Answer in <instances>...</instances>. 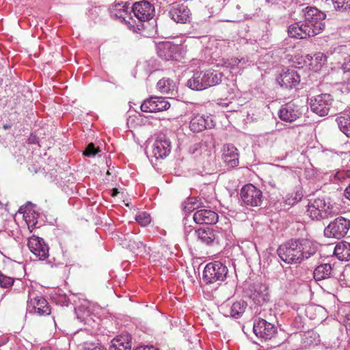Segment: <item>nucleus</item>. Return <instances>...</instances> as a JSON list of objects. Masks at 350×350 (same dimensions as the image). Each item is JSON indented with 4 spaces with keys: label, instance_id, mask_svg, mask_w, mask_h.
I'll list each match as a JSON object with an SVG mask.
<instances>
[{
    "label": "nucleus",
    "instance_id": "c756f323",
    "mask_svg": "<svg viewBox=\"0 0 350 350\" xmlns=\"http://www.w3.org/2000/svg\"><path fill=\"white\" fill-rule=\"evenodd\" d=\"M130 7L127 3H118L109 10L110 15L113 18L122 19L126 21V16Z\"/></svg>",
    "mask_w": 350,
    "mask_h": 350
},
{
    "label": "nucleus",
    "instance_id": "a211bd4d",
    "mask_svg": "<svg viewBox=\"0 0 350 350\" xmlns=\"http://www.w3.org/2000/svg\"><path fill=\"white\" fill-rule=\"evenodd\" d=\"M171 152V143L165 135H159L152 146V152L156 159H163Z\"/></svg>",
    "mask_w": 350,
    "mask_h": 350
},
{
    "label": "nucleus",
    "instance_id": "6e6d98bb",
    "mask_svg": "<svg viewBox=\"0 0 350 350\" xmlns=\"http://www.w3.org/2000/svg\"><path fill=\"white\" fill-rule=\"evenodd\" d=\"M192 230V228L191 226H188V227H185V234L188 233L189 232H191Z\"/></svg>",
    "mask_w": 350,
    "mask_h": 350
},
{
    "label": "nucleus",
    "instance_id": "5fc2aeb1",
    "mask_svg": "<svg viewBox=\"0 0 350 350\" xmlns=\"http://www.w3.org/2000/svg\"><path fill=\"white\" fill-rule=\"evenodd\" d=\"M12 124H5L3 125V129L4 130H8L9 129H10L12 127Z\"/></svg>",
    "mask_w": 350,
    "mask_h": 350
},
{
    "label": "nucleus",
    "instance_id": "864d4df0",
    "mask_svg": "<svg viewBox=\"0 0 350 350\" xmlns=\"http://www.w3.org/2000/svg\"><path fill=\"white\" fill-rule=\"evenodd\" d=\"M119 193V191L118 190V189H113L112 191H111V196L113 197H115Z\"/></svg>",
    "mask_w": 350,
    "mask_h": 350
},
{
    "label": "nucleus",
    "instance_id": "7ed1b4c3",
    "mask_svg": "<svg viewBox=\"0 0 350 350\" xmlns=\"http://www.w3.org/2000/svg\"><path fill=\"white\" fill-rule=\"evenodd\" d=\"M302 16L305 23L317 33H321L325 29L326 14L315 7H306L302 9Z\"/></svg>",
    "mask_w": 350,
    "mask_h": 350
},
{
    "label": "nucleus",
    "instance_id": "9b49d317",
    "mask_svg": "<svg viewBox=\"0 0 350 350\" xmlns=\"http://www.w3.org/2000/svg\"><path fill=\"white\" fill-rule=\"evenodd\" d=\"M170 104L165 98L161 96H152L145 100L141 105V110L144 112L153 113L167 110Z\"/></svg>",
    "mask_w": 350,
    "mask_h": 350
},
{
    "label": "nucleus",
    "instance_id": "0eeeda50",
    "mask_svg": "<svg viewBox=\"0 0 350 350\" xmlns=\"http://www.w3.org/2000/svg\"><path fill=\"white\" fill-rule=\"evenodd\" d=\"M350 220L343 217H338L330 222L324 230V234L328 238L341 239L348 232Z\"/></svg>",
    "mask_w": 350,
    "mask_h": 350
},
{
    "label": "nucleus",
    "instance_id": "79ce46f5",
    "mask_svg": "<svg viewBox=\"0 0 350 350\" xmlns=\"http://www.w3.org/2000/svg\"><path fill=\"white\" fill-rule=\"evenodd\" d=\"M84 350H103L101 345L96 343H85Z\"/></svg>",
    "mask_w": 350,
    "mask_h": 350
},
{
    "label": "nucleus",
    "instance_id": "0e129e2a",
    "mask_svg": "<svg viewBox=\"0 0 350 350\" xmlns=\"http://www.w3.org/2000/svg\"><path fill=\"white\" fill-rule=\"evenodd\" d=\"M260 288H263V290H264V291H266V290H267V288H266L265 286H260Z\"/></svg>",
    "mask_w": 350,
    "mask_h": 350
},
{
    "label": "nucleus",
    "instance_id": "ddd939ff",
    "mask_svg": "<svg viewBox=\"0 0 350 350\" xmlns=\"http://www.w3.org/2000/svg\"><path fill=\"white\" fill-rule=\"evenodd\" d=\"M300 107L295 102H289L282 105L278 111V116L282 121L293 122L301 116Z\"/></svg>",
    "mask_w": 350,
    "mask_h": 350
},
{
    "label": "nucleus",
    "instance_id": "4c0bfd02",
    "mask_svg": "<svg viewBox=\"0 0 350 350\" xmlns=\"http://www.w3.org/2000/svg\"><path fill=\"white\" fill-rule=\"evenodd\" d=\"M336 10H350V0H332Z\"/></svg>",
    "mask_w": 350,
    "mask_h": 350
},
{
    "label": "nucleus",
    "instance_id": "72a5a7b5",
    "mask_svg": "<svg viewBox=\"0 0 350 350\" xmlns=\"http://www.w3.org/2000/svg\"><path fill=\"white\" fill-rule=\"evenodd\" d=\"M339 129L348 137H350V114L339 116L336 119Z\"/></svg>",
    "mask_w": 350,
    "mask_h": 350
},
{
    "label": "nucleus",
    "instance_id": "393cba45",
    "mask_svg": "<svg viewBox=\"0 0 350 350\" xmlns=\"http://www.w3.org/2000/svg\"><path fill=\"white\" fill-rule=\"evenodd\" d=\"M187 86L195 91L208 89L202 70L194 72L192 77L187 80Z\"/></svg>",
    "mask_w": 350,
    "mask_h": 350
},
{
    "label": "nucleus",
    "instance_id": "f3484780",
    "mask_svg": "<svg viewBox=\"0 0 350 350\" xmlns=\"http://www.w3.org/2000/svg\"><path fill=\"white\" fill-rule=\"evenodd\" d=\"M27 245L30 251L40 260H44L49 256V247L42 239L32 236L28 239Z\"/></svg>",
    "mask_w": 350,
    "mask_h": 350
},
{
    "label": "nucleus",
    "instance_id": "e2e57ef3",
    "mask_svg": "<svg viewBox=\"0 0 350 350\" xmlns=\"http://www.w3.org/2000/svg\"><path fill=\"white\" fill-rule=\"evenodd\" d=\"M185 209H188V210L189 211V210L191 208V206H189H189H185Z\"/></svg>",
    "mask_w": 350,
    "mask_h": 350
},
{
    "label": "nucleus",
    "instance_id": "69168bd1",
    "mask_svg": "<svg viewBox=\"0 0 350 350\" xmlns=\"http://www.w3.org/2000/svg\"><path fill=\"white\" fill-rule=\"evenodd\" d=\"M266 135L268 137V138L272 137V135L269 133L267 134Z\"/></svg>",
    "mask_w": 350,
    "mask_h": 350
},
{
    "label": "nucleus",
    "instance_id": "412c9836",
    "mask_svg": "<svg viewBox=\"0 0 350 350\" xmlns=\"http://www.w3.org/2000/svg\"><path fill=\"white\" fill-rule=\"evenodd\" d=\"M193 221L198 224H214L218 220V215L210 209H199L193 215Z\"/></svg>",
    "mask_w": 350,
    "mask_h": 350
},
{
    "label": "nucleus",
    "instance_id": "a18cd8bd",
    "mask_svg": "<svg viewBox=\"0 0 350 350\" xmlns=\"http://www.w3.org/2000/svg\"><path fill=\"white\" fill-rule=\"evenodd\" d=\"M28 143L31 144H36L38 143V138L36 135L31 134L28 138Z\"/></svg>",
    "mask_w": 350,
    "mask_h": 350
},
{
    "label": "nucleus",
    "instance_id": "8fccbe9b",
    "mask_svg": "<svg viewBox=\"0 0 350 350\" xmlns=\"http://www.w3.org/2000/svg\"><path fill=\"white\" fill-rule=\"evenodd\" d=\"M271 350H291L284 345H280L276 347L272 348Z\"/></svg>",
    "mask_w": 350,
    "mask_h": 350
},
{
    "label": "nucleus",
    "instance_id": "2eb2a0df",
    "mask_svg": "<svg viewBox=\"0 0 350 350\" xmlns=\"http://www.w3.org/2000/svg\"><path fill=\"white\" fill-rule=\"evenodd\" d=\"M215 123L211 116L199 113L193 114L191 116L189 128L193 133H200L205 129L213 128Z\"/></svg>",
    "mask_w": 350,
    "mask_h": 350
},
{
    "label": "nucleus",
    "instance_id": "680f3d73",
    "mask_svg": "<svg viewBox=\"0 0 350 350\" xmlns=\"http://www.w3.org/2000/svg\"><path fill=\"white\" fill-rule=\"evenodd\" d=\"M198 145H196V146H198ZM198 148L195 147V149L192 151V153H195L196 150H197Z\"/></svg>",
    "mask_w": 350,
    "mask_h": 350
},
{
    "label": "nucleus",
    "instance_id": "3c124183",
    "mask_svg": "<svg viewBox=\"0 0 350 350\" xmlns=\"http://www.w3.org/2000/svg\"><path fill=\"white\" fill-rule=\"evenodd\" d=\"M345 197L350 200V185L346 188L345 191Z\"/></svg>",
    "mask_w": 350,
    "mask_h": 350
},
{
    "label": "nucleus",
    "instance_id": "f03ea898",
    "mask_svg": "<svg viewBox=\"0 0 350 350\" xmlns=\"http://www.w3.org/2000/svg\"><path fill=\"white\" fill-rule=\"evenodd\" d=\"M228 273V269L226 265L214 261L208 263L203 271L202 278L206 284H217L225 280Z\"/></svg>",
    "mask_w": 350,
    "mask_h": 350
},
{
    "label": "nucleus",
    "instance_id": "603ef678",
    "mask_svg": "<svg viewBox=\"0 0 350 350\" xmlns=\"http://www.w3.org/2000/svg\"><path fill=\"white\" fill-rule=\"evenodd\" d=\"M8 342V339L3 337H0V347L6 344Z\"/></svg>",
    "mask_w": 350,
    "mask_h": 350
},
{
    "label": "nucleus",
    "instance_id": "37998d69",
    "mask_svg": "<svg viewBox=\"0 0 350 350\" xmlns=\"http://www.w3.org/2000/svg\"><path fill=\"white\" fill-rule=\"evenodd\" d=\"M301 198H302L301 193L297 192L295 193V197L294 198H293V199L288 198V199H287L286 201L288 204L293 205V204L297 203L301 199Z\"/></svg>",
    "mask_w": 350,
    "mask_h": 350
},
{
    "label": "nucleus",
    "instance_id": "e433bc0d",
    "mask_svg": "<svg viewBox=\"0 0 350 350\" xmlns=\"http://www.w3.org/2000/svg\"><path fill=\"white\" fill-rule=\"evenodd\" d=\"M135 219L142 226H146L150 223L151 217L146 212H141L136 215Z\"/></svg>",
    "mask_w": 350,
    "mask_h": 350
},
{
    "label": "nucleus",
    "instance_id": "4be33fe9",
    "mask_svg": "<svg viewBox=\"0 0 350 350\" xmlns=\"http://www.w3.org/2000/svg\"><path fill=\"white\" fill-rule=\"evenodd\" d=\"M121 244L123 247L129 248L137 254L145 251V246L143 243L132 232H129L124 235V240L122 241Z\"/></svg>",
    "mask_w": 350,
    "mask_h": 350
},
{
    "label": "nucleus",
    "instance_id": "dca6fc26",
    "mask_svg": "<svg viewBox=\"0 0 350 350\" xmlns=\"http://www.w3.org/2000/svg\"><path fill=\"white\" fill-rule=\"evenodd\" d=\"M157 50L158 55L166 61L177 60L180 57L179 46L170 42L159 44Z\"/></svg>",
    "mask_w": 350,
    "mask_h": 350
},
{
    "label": "nucleus",
    "instance_id": "de8ad7c7",
    "mask_svg": "<svg viewBox=\"0 0 350 350\" xmlns=\"http://www.w3.org/2000/svg\"><path fill=\"white\" fill-rule=\"evenodd\" d=\"M344 67H345V69L346 70V71L350 72V54H349L348 59L344 64Z\"/></svg>",
    "mask_w": 350,
    "mask_h": 350
},
{
    "label": "nucleus",
    "instance_id": "20e7f679",
    "mask_svg": "<svg viewBox=\"0 0 350 350\" xmlns=\"http://www.w3.org/2000/svg\"><path fill=\"white\" fill-rule=\"evenodd\" d=\"M299 249L297 239H294L280 245L277 252L281 260L288 264L301 263Z\"/></svg>",
    "mask_w": 350,
    "mask_h": 350
},
{
    "label": "nucleus",
    "instance_id": "aec40b11",
    "mask_svg": "<svg viewBox=\"0 0 350 350\" xmlns=\"http://www.w3.org/2000/svg\"><path fill=\"white\" fill-rule=\"evenodd\" d=\"M277 81L282 87L293 88L299 84L300 76L296 70L288 69L277 78Z\"/></svg>",
    "mask_w": 350,
    "mask_h": 350
},
{
    "label": "nucleus",
    "instance_id": "423d86ee",
    "mask_svg": "<svg viewBox=\"0 0 350 350\" xmlns=\"http://www.w3.org/2000/svg\"><path fill=\"white\" fill-rule=\"evenodd\" d=\"M240 196L244 205L252 207L261 206L264 200L262 191L252 184L244 185L241 189Z\"/></svg>",
    "mask_w": 350,
    "mask_h": 350
},
{
    "label": "nucleus",
    "instance_id": "39448f33",
    "mask_svg": "<svg viewBox=\"0 0 350 350\" xmlns=\"http://www.w3.org/2000/svg\"><path fill=\"white\" fill-rule=\"evenodd\" d=\"M27 312L38 316H45L51 314V308L44 297L32 291L29 292Z\"/></svg>",
    "mask_w": 350,
    "mask_h": 350
},
{
    "label": "nucleus",
    "instance_id": "58836bf2",
    "mask_svg": "<svg viewBox=\"0 0 350 350\" xmlns=\"http://www.w3.org/2000/svg\"><path fill=\"white\" fill-rule=\"evenodd\" d=\"M14 279L3 273H0V286L1 288H10L14 284Z\"/></svg>",
    "mask_w": 350,
    "mask_h": 350
},
{
    "label": "nucleus",
    "instance_id": "052dcab7",
    "mask_svg": "<svg viewBox=\"0 0 350 350\" xmlns=\"http://www.w3.org/2000/svg\"><path fill=\"white\" fill-rule=\"evenodd\" d=\"M314 335V336L316 337V335L314 334V333H311V332H308L307 335L309 336H312V335Z\"/></svg>",
    "mask_w": 350,
    "mask_h": 350
},
{
    "label": "nucleus",
    "instance_id": "cd10ccee",
    "mask_svg": "<svg viewBox=\"0 0 350 350\" xmlns=\"http://www.w3.org/2000/svg\"><path fill=\"white\" fill-rule=\"evenodd\" d=\"M333 273V269L330 264H321L314 270V278L316 281L325 280L332 277Z\"/></svg>",
    "mask_w": 350,
    "mask_h": 350
},
{
    "label": "nucleus",
    "instance_id": "c9c22d12",
    "mask_svg": "<svg viewBox=\"0 0 350 350\" xmlns=\"http://www.w3.org/2000/svg\"><path fill=\"white\" fill-rule=\"evenodd\" d=\"M242 61L243 63H245L243 59H239L236 57L227 59L224 61L223 66L227 68H230V70H240L241 67L239 66V64L242 63Z\"/></svg>",
    "mask_w": 350,
    "mask_h": 350
},
{
    "label": "nucleus",
    "instance_id": "13d9d810",
    "mask_svg": "<svg viewBox=\"0 0 350 350\" xmlns=\"http://www.w3.org/2000/svg\"><path fill=\"white\" fill-rule=\"evenodd\" d=\"M319 336L317 337V338H314V342H313L314 345H317L319 342V340L318 339Z\"/></svg>",
    "mask_w": 350,
    "mask_h": 350
},
{
    "label": "nucleus",
    "instance_id": "09e8293b",
    "mask_svg": "<svg viewBox=\"0 0 350 350\" xmlns=\"http://www.w3.org/2000/svg\"><path fill=\"white\" fill-rule=\"evenodd\" d=\"M294 323L297 324V329L303 327L302 322L301 321L300 317L295 318Z\"/></svg>",
    "mask_w": 350,
    "mask_h": 350
},
{
    "label": "nucleus",
    "instance_id": "c03bdc74",
    "mask_svg": "<svg viewBox=\"0 0 350 350\" xmlns=\"http://www.w3.org/2000/svg\"><path fill=\"white\" fill-rule=\"evenodd\" d=\"M256 297L258 299V304H261V303H264L267 301V293H260L258 292Z\"/></svg>",
    "mask_w": 350,
    "mask_h": 350
},
{
    "label": "nucleus",
    "instance_id": "4d7b16f0",
    "mask_svg": "<svg viewBox=\"0 0 350 350\" xmlns=\"http://www.w3.org/2000/svg\"><path fill=\"white\" fill-rule=\"evenodd\" d=\"M349 157H350V151L348 152L344 153V159H348ZM349 161H350V159H349Z\"/></svg>",
    "mask_w": 350,
    "mask_h": 350
},
{
    "label": "nucleus",
    "instance_id": "338daca9",
    "mask_svg": "<svg viewBox=\"0 0 350 350\" xmlns=\"http://www.w3.org/2000/svg\"><path fill=\"white\" fill-rule=\"evenodd\" d=\"M0 350H1V349H0Z\"/></svg>",
    "mask_w": 350,
    "mask_h": 350
},
{
    "label": "nucleus",
    "instance_id": "6e6552de",
    "mask_svg": "<svg viewBox=\"0 0 350 350\" xmlns=\"http://www.w3.org/2000/svg\"><path fill=\"white\" fill-rule=\"evenodd\" d=\"M333 98L329 94H321L310 99L311 110L319 116H327L332 105Z\"/></svg>",
    "mask_w": 350,
    "mask_h": 350
},
{
    "label": "nucleus",
    "instance_id": "bb28decb",
    "mask_svg": "<svg viewBox=\"0 0 350 350\" xmlns=\"http://www.w3.org/2000/svg\"><path fill=\"white\" fill-rule=\"evenodd\" d=\"M157 90L162 94L175 96L177 94V85L176 82L169 78L160 79L157 84Z\"/></svg>",
    "mask_w": 350,
    "mask_h": 350
},
{
    "label": "nucleus",
    "instance_id": "49530a36",
    "mask_svg": "<svg viewBox=\"0 0 350 350\" xmlns=\"http://www.w3.org/2000/svg\"><path fill=\"white\" fill-rule=\"evenodd\" d=\"M345 325L347 329L350 330V312L346 314Z\"/></svg>",
    "mask_w": 350,
    "mask_h": 350
},
{
    "label": "nucleus",
    "instance_id": "a19ab883",
    "mask_svg": "<svg viewBox=\"0 0 350 350\" xmlns=\"http://www.w3.org/2000/svg\"><path fill=\"white\" fill-rule=\"evenodd\" d=\"M347 176H348V172L338 171L334 174L331 180L336 183L338 181L344 180Z\"/></svg>",
    "mask_w": 350,
    "mask_h": 350
},
{
    "label": "nucleus",
    "instance_id": "a878e982",
    "mask_svg": "<svg viewBox=\"0 0 350 350\" xmlns=\"http://www.w3.org/2000/svg\"><path fill=\"white\" fill-rule=\"evenodd\" d=\"M93 305L88 300H83L79 306L75 308L77 318L81 322L87 323L88 318L92 312Z\"/></svg>",
    "mask_w": 350,
    "mask_h": 350
},
{
    "label": "nucleus",
    "instance_id": "7c9ffc66",
    "mask_svg": "<svg viewBox=\"0 0 350 350\" xmlns=\"http://www.w3.org/2000/svg\"><path fill=\"white\" fill-rule=\"evenodd\" d=\"M334 254L340 260H349L350 243L343 241L338 243L334 248Z\"/></svg>",
    "mask_w": 350,
    "mask_h": 350
},
{
    "label": "nucleus",
    "instance_id": "bf43d9fd",
    "mask_svg": "<svg viewBox=\"0 0 350 350\" xmlns=\"http://www.w3.org/2000/svg\"><path fill=\"white\" fill-rule=\"evenodd\" d=\"M269 185L272 187H275V184L273 183V182H269Z\"/></svg>",
    "mask_w": 350,
    "mask_h": 350
},
{
    "label": "nucleus",
    "instance_id": "f8f14e48",
    "mask_svg": "<svg viewBox=\"0 0 350 350\" xmlns=\"http://www.w3.org/2000/svg\"><path fill=\"white\" fill-rule=\"evenodd\" d=\"M168 16L177 23H186L190 20L191 12L184 3H173L169 9Z\"/></svg>",
    "mask_w": 350,
    "mask_h": 350
},
{
    "label": "nucleus",
    "instance_id": "4468645a",
    "mask_svg": "<svg viewBox=\"0 0 350 350\" xmlns=\"http://www.w3.org/2000/svg\"><path fill=\"white\" fill-rule=\"evenodd\" d=\"M288 33L290 37L297 39H305L318 35L304 21L291 24L288 28Z\"/></svg>",
    "mask_w": 350,
    "mask_h": 350
},
{
    "label": "nucleus",
    "instance_id": "c85d7f7f",
    "mask_svg": "<svg viewBox=\"0 0 350 350\" xmlns=\"http://www.w3.org/2000/svg\"><path fill=\"white\" fill-rule=\"evenodd\" d=\"M202 72L208 88L219 84L222 81L223 74L218 70L208 69Z\"/></svg>",
    "mask_w": 350,
    "mask_h": 350
},
{
    "label": "nucleus",
    "instance_id": "6ab92c4d",
    "mask_svg": "<svg viewBox=\"0 0 350 350\" xmlns=\"http://www.w3.org/2000/svg\"><path fill=\"white\" fill-rule=\"evenodd\" d=\"M302 262L317 254L319 244L310 239H297Z\"/></svg>",
    "mask_w": 350,
    "mask_h": 350
},
{
    "label": "nucleus",
    "instance_id": "f257e3e1",
    "mask_svg": "<svg viewBox=\"0 0 350 350\" xmlns=\"http://www.w3.org/2000/svg\"><path fill=\"white\" fill-rule=\"evenodd\" d=\"M307 215L313 220H322L333 216L332 205L325 198L310 200L307 208Z\"/></svg>",
    "mask_w": 350,
    "mask_h": 350
},
{
    "label": "nucleus",
    "instance_id": "b1692460",
    "mask_svg": "<svg viewBox=\"0 0 350 350\" xmlns=\"http://www.w3.org/2000/svg\"><path fill=\"white\" fill-rule=\"evenodd\" d=\"M109 350H131V336L128 333H123L114 338Z\"/></svg>",
    "mask_w": 350,
    "mask_h": 350
},
{
    "label": "nucleus",
    "instance_id": "1a4fd4ad",
    "mask_svg": "<svg viewBox=\"0 0 350 350\" xmlns=\"http://www.w3.org/2000/svg\"><path fill=\"white\" fill-rule=\"evenodd\" d=\"M253 331L257 337L267 340L275 336L277 332V327L266 320L258 318L255 319L254 322Z\"/></svg>",
    "mask_w": 350,
    "mask_h": 350
},
{
    "label": "nucleus",
    "instance_id": "473e14b6",
    "mask_svg": "<svg viewBox=\"0 0 350 350\" xmlns=\"http://www.w3.org/2000/svg\"><path fill=\"white\" fill-rule=\"evenodd\" d=\"M247 304L244 301L234 302L229 309V316L234 319L240 318L244 313Z\"/></svg>",
    "mask_w": 350,
    "mask_h": 350
},
{
    "label": "nucleus",
    "instance_id": "5701e85b",
    "mask_svg": "<svg viewBox=\"0 0 350 350\" xmlns=\"http://www.w3.org/2000/svg\"><path fill=\"white\" fill-rule=\"evenodd\" d=\"M223 159L230 167H234L239 165L238 150L233 144H228L224 146Z\"/></svg>",
    "mask_w": 350,
    "mask_h": 350
},
{
    "label": "nucleus",
    "instance_id": "ea45409f",
    "mask_svg": "<svg viewBox=\"0 0 350 350\" xmlns=\"http://www.w3.org/2000/svg\"><path fill=\"white\" fill-rule=\"evenodd\" d=\"M98 152V150L94 146V145L91 143L88 145L85 150L84 151V155L87 157H94L95 156Z\"/></svg>",
    "mask_w": 350,
    "mask_h": 350
},
{
    "label": "nucleus",
    "instance_id": "f704fd0d",
    "mask_svg": "<svg viewBox=\"0 0 350 350\" xmlns=\"http://www.w3.org/2000/svg\"><path fill=\"white\" fill-rule=\"evenodd\" d=\"M311 57L310 65L313 66L315 70H319L327 62V56L321 52H318Z\"/></svg>",
    "mask_w": 350,
    "mask_h": 350
},
{
    "label": "nucleus",
    "instance_id": "2f4dec72",
    "mask_svg": "<svg viewBox=\"0 0 350 350\" xmlns=\"http://www.w3.org/2000/svg\"><path fill=\"white\" fill-rule=\"evenodd\" d=\"M195 234L202 243L206 245L211 244L216 239L215 232L211 228H200L195 230Z\"/></svg>",
    "mask_w": 350,
    "mask_h": 350
},
{
    "label": "nucleus",
    "instance_id": "9d476101",
    "mask_svg": "<svg viewBox=\"0 0 350 350\" xmlns=\"http://www.w3.org/2000/svg\"><path fill=\"white\" fill-rule=\"evenodd\" d=\"M131 9L134 16L140 21L152 19L155 13L154 5L147 1H141L133 3Z\"/></svg>",
    "mask_w": 350,
    "mask_h": 350
}]
</instances>
